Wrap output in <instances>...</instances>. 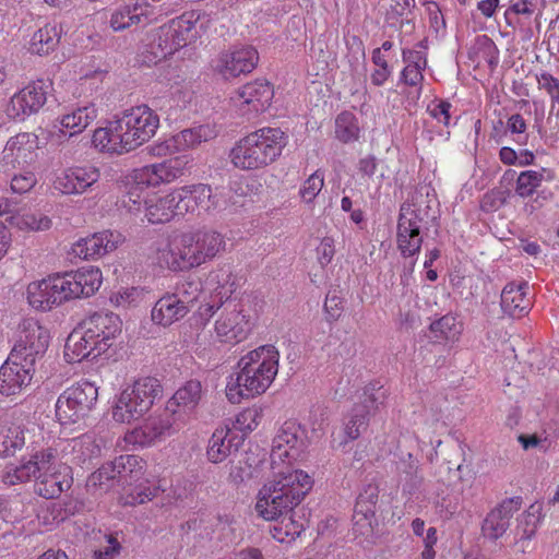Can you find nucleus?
Instances as JSON below:
<instances>
[{
  "label": "nucleus",
  "instance_id": "nucleus-1",
  "mask_svg": "<svg viewBox=\"0 0 559 559\" xmlns=\"http://www.w3.org/2000/svg\"><path fill=\"white\" fill-rule=\"evenodd\" d=\"M35 480V492L45 499H56L72 486L71 468L59 460L52 447L33 450L28 459L23 457L19 465L8 467L3 481L16 485Z\"/></svg>",
  "mask_w": 559,
  "mask_h": 559
},
{
  "label": "nucleus",
  "instance_id": "nucleus-2",
  "mask_svg": "<svg viewBox=\"0 0 559 559\" xmlns=\"http://www.w3.org/2000/svg\"><path fill=\"white\" fill-rule=\"evenodd\" d=\"M100 284L99 269L82 267L31 283L27 287V299L33 308L47 311L70 299L92 296Z\"/></svg>",
  "mask_w": 559,
  "mask_h": 559
},
{
  "label": "nucleus",
  "instance_id": "nucleus-3",
  "mask_svg": "<svg viewBox=\"0 0 559 559\" xmlns=\"http://www.w3.org/2000/svg\"><path fill=\"white\" fill-rule=\"evenodd\" d=\"M202 399V385L190 380L168 400L162 414L150 416L141 426L127 432L128 443L147 447L164 436L170 435L177 421L186 423Z\"/></svg>",
  "mask_w": 559,
  "mask_h": 559
},
{
  "label": "nucleus",
  "instance_id": "nucleus-4",
  "mask_svg": "<svg viewBox=\"0 0 559 559\" xmlns=\"http://www.w3.org/2000/svg\"><path fill=\"white\" fill-rule=\"evenodd\" d=\"M280 353L274 345H263L241 357L239 371L229 377L226 396L233 404L266 391L278 372Z\"/></svg>",
  "mask_w": 559,
  "mask_h": 559
},
{
  "label": "nucleus",
  "instance_id": "nucleus-5",
  "mask_svg": "<svg viewBox=\"0 0 559 559\" xmlns=\"http://www.w3.org/2000/svg\"><path fill=\"white\" fill-rule=\"evenodd\" d=\"M311 485L309 475L287 465L259 491L255 511L264 521H276L304 500Z\"/></svg>",
  "mask_w": 559,
  "mask_h": 559
},
{
  "label": "nucleus",
  "instance_id": "nucleus-6",
  "mask_svg": "<svg viewBox=\"0 0 559 559\" xmlns=\"http://www.w3.org/2000/svg\"><path fill=\"white\" fill-rule=\"evenodd\" d=\"M224 247V237L215 230L186 233L158 251V263L170 271H188L212 260Z\"/></svg>",
  "mask_w": 559,
  "mask_h": 559
},
{
  "label": "nucleus",
  "instance_id": "nucleus-7",
  "mask_svg": "<svg viewBox=\"0 0 559 559\" xmlns=\"http://www.w3.org/2000/svg\"><path fill=\"white\" fill-rule=\"evenodd\" d=\"M286 145L287 135L280 128H261L238 141L230 158L239 169H260L276 160Z\"/></svg>",
  "mask_w": 559,
  "mask_h": 559
},
{
  "label": "nucleus",
  "instance_id": "nucleus-8",
  "mask_svg": "<svg viewBox=\"0 0 559 559\" xmlns=\"http://www.w3.org/2000/svg\"><path fill=\"white\" fill-rule=\"evenodd\" d=\"M162 395L163 388L158 379L139 378L117 396L112 406V418L121 424L138 420Z\"/></svg>",
  "mask_w": 559,
  "mask_h": 559
},
{
  "label": "nucleus",
  "instance_id": "nucleus-9",
  "mask_svg": "<svg viewBox=\"0 0 559 559\" xmlns=\"http://www.w3.org/2000/svg\"><path fill=\"white\" fill-rule=\"evenodd\" d=\"M145 471V462L138 455L124 454L104 463L92 473L86 481L88 491L107 492L110 489L132 486L140 480Z\"/></svg>",
  "mask_w": 559,
  "mask_h": 559
},
{
  "label": "nucleus",
  "instance_id": "nucleus-10",
  "mask_svg": "<svg viewBox=\"0 0 559 559\" xmlns=\"http://www.w3.org/2000/svg\"><path fill=\"white\" fill-rule=\"evenodd\" d=\"M437 219L430 205L423 202L403 203L397 219L396 242L402 255L413 257L420 251L423 245L421 228H428L430 222Z\"/></svg>",
  "mask_w": 559,
  "mask_h": 559
},
{
  "label": "nucleus",
  "instance_id": "nucleus-11",
  "mask_svg": "<svg viewBox=\"0 0 559 559\" xmlns=\"http://www.w3.org/2000/svg\"><path fill=\"white\" fill-rule=\"evenodd\" d=\"M97 400L98 388L90 381H80L60 394L56 416L61 425L78 423L90 414Z\"/></svg>",
  "mask_w": 559,
  "mask_h": 559
},
{
  "label": "nucleus",
  "instance_id": "nucleus-12",
  "mask_svg": "<svg viewBox=\"0 0 559 559\" xmlns=\"http://www.w3.org/2000/svg\"><path fill=\"white\" fill-rule=\"evenodd\" d=\"M117 120L127 152L147 142L154 136L159 126L158 116L146 105L124 110Z\"/></svg>",
  "mask_w": 559,
  "mask_h": 559
},
{
  "label": "nucleus",
  "instance_id": "nucleus-13",
  "mask_svg": "<svg viewBox=\"0 0 559 559\" xmlns=\"http://www.w3.org/2000/svg\"><path fill=\"white\" fill-rule=\"evenodd\" d=\"M49 340L50 335L46 328L34 319H26L21 324L19 338L10 356L13 360L22 361L35 370L36 361L44 357Z\"/></svg>",
  "mask_w": 559,
  "mask_h": 559
},
{
  "label": "nucleus",
  "instance_id": "nucleus-14",
  "mask_svg": "<svg viewBox=\"0 0 559 559\" xmlns=\"http://www.w3.org/2000/svg\"><path fill=\"white\" fill-rule=\"evenodd\" d=\"M50 90L51 83L48 81L31 82L11 97L7 108L8 116L23 121L26 117L36 114L46 104Z\"/></svg>",
  "mask_w": 559,
  "mask_h": 559
},
{
  "label": "nucleus",
  "instance_id": "nucleus-15",
  "mask_svg": "<svg viewBox=\"0 0 559 559\" xmlns=\"http://www.w3.org/2000/svg\"><path fill=\"white\" fill-rule=\"evenodd\" d=\"M121 320L112 312H95L83 321L80 329L91 341L98 343V353H106L121 332Z\"/></svg>",
  "mask_w": 559,
  "mask_h": 559
},
{
  "label": "nucleus",
  "instance_id": "nucleus-16",
  "mask_svg": "<svg viewBox=\"0 0 559 559\" xmlns=\"http://www.w3.org/2000/svg\"><path fill=\"white\" fill-rule=\"evenodd\" d=\"M189 162L187 155H180L162 163L146 165L135 170V183L138 186L156 187L162 182H171L185 175Z\"/></svg>",
  "mask_w": 559,
  "mask_h": 559
},
{
  "label": "nucleus",
  "instance_id": "nucleus-17",
  "mask_svg": "<svg viewBox=\"0 0 559 559\" xmlns=\"http://www.w3.org/2000/svg\"><path fill=\"white\" fill-rule=\"evenodd\" d=\"M222 307L224 308L223 312L215 324L217 336L225 343H239L243 341L251 328L249 320L242 313V306L229 301Z\"/></svg>",
  "mask_w": 559,
  "mask_h": 559
},
{
  "label": "nucleus",
  "instance_id": "nucleus-18",
  "mask_svg": "<svg viewBox=\"0 0 559 559\" xmlns=\"http://www.w3.org/2000/svg\"><path fill=\"white\" fill-rule=\"evenodd\" d=\"M258 61L259 53L254 47L241 46L222 52L216 61L215 69L225 79H230L252 72Z\"/></svg>",
  "mask_w": 559,
  "mask_h": 559
},
{
  "label": "nucleus",
  "instance_id": "nucleus-19",
  "mask_svg": "<svg viewBox=\"0 0 559 559\" xmlns=\"http://www.w3.org/2000/svg\"><path fill=\"white\" fill-rule=\"evenodd\" d=\"M36 136L31 133H19L12 136L2 151V165L5 170L24 169L36 156Z\"/></svg>",
  "mask_w": 559,
  "mask_h": 559
},
{
  "label": "nucleus",
  "instance_id": "nucleus-20",
  "mask_svg": "<svg viewBox=\"0 0 559 559\" xmlns=\"http://www.w3.org/2000/svg\"><path fill=\"white\" fill-rule=\"evenodd\" d=\"M302 443L304 430L300 425L293 420L285 421L273 439L270 454L272 468H274L277 460L284 461L286 457H296Z\"/></svg>",
  "mask_w": 559,
  "mask_h": 559
},
{
  "label": "nucleus",
  "instance_id": "nucleus-21",
  "mask_svg": "<svg viewBox=\"0 0 559 559\" xmlns=\"http://www.w3.org/2000/svg\"><path fill=\"white\" fill-rule=\"evenodd\" d=\"M99 177V169L93 165L75 166L66 169L56 178L53 185L64 194H79L97 182Z\"/></svg>",
  "mask_w": 559,
  "mask_h": 559
},
{
  "label": "nucleus",
  "instance_id": "nucleus-22",
  "mask_svg": "<svg viewBox=\"0 0 559 559\" xmlns=\"http://www.w3.org/2000/svg\"><path fill=\"white\" fill-rule=\"evenodd\" d=\"M13 359L9 355L0 368V393L7 396L19 394L27 386L35 371L24 362Z\"/></svg>",
  "mask_w": 559,
  "mask_h": 559
},
{
  "label": "nucleus",
  "instance_id": "nucleus-23",
  "mask_svg": "<svg viewBox=\"0 0 559 559\" xmlns=\"http://www.w3.org/2000/svg\"><path fill=\"white\" fill-rule=\"evenodd\" d=\"M120 237V234L110 230L95 233L78 240L72 247V253L85 260L103 257L117 248Z\"/></svg>",
  "mask_w": 559,
  "mask_h": 559
},
{
  "label": "nucleus",
  "instance_id": "nucleus-24",
  "mask_svg": "<svg viewBox=\"0 0 559 559\" xmlns=\"http://www.w3.org/2000/svg\"><path fill=\"white\" fill-rule=\"evenodd\" d=\"M243 435L228 426L218 427L209 440L207 457L213 463H221L237 452L243 443Z\"/></svg>",
  "mask_w": 559,
  "mask_h": 559
},
{
  "label": "nucleus",
  "instance_id": "nucleus-25",
  "mask_svg": "<svg viewBox=\"0 0 559 559\" xmlns=\"http://www.w3.org/2000/svg\"><path fill=\"white\" fill-rule=\"evenodd\" d=\"M177 214L193 213L198 209L209 211L211 206V187L207 185L186 186L174 190Z\"/></svg>",
  "mask_w": 559,
  "mask_h": 559
},
{
  "label": "nucleus",
  "instance_id": "nucleus-26",
  "mask_svg": "<svg viewBox=\"0 0 559 559\" xmlns=\"http://www.w3.org/2000/svg\"><path fill=\"white\" fill-rule=\"evenodd\" d=\"M213 136L214 131L209 126H199L182 130L165 143L156 146L154 151H156L157 155L165 154L166 151H186L209 141Z\"/></svg>",
  "mask_w": 559,
  "mask_h": 559
},
{
  "label": "nucleus",
  "instance_id": "nucleus-27",
  "mask_svg": "<svg viewBox=\"0 0 559 559\" xmlns=\"http://www.w3.org/2000/svg\"><path fill=\"white\" fill-rule=\"evenodd\" d=\"M98 343L91 341L81 329L70 333L64 345V358L69 364L80 362L83 359H95L103 353H98Z\"/></svg>",
  "mask_w": 559,
  "mask_h": 559
},
{
  "label": "nucleus",
  "instance_id": "nucleus-28",
  "mask_svg": "<svg viewBox=\"0 0 559 559\" xmlns=\"http://www.w3.org/2000/svg\"><path fill=\"white\" fill-rule=\"evenodd\" d=\"M189 313L187 306L181 305L171 293L162 296L151 311L152 321L155 324L167 328L180 321Z\"/></svg>",
  "mask_w": 559,
  "mask_h": 559
},
{
  "label": "nucleus",
  "instance_id": "nucleus-29",
  "mask_svg": "<svg viewBox=\"0 0 559 559\" xmlns=\"http://www.w3.org/2000/svg\"><path fill=\"white\" fill-rule=\"evenodd\" d=\"M527 283H509L501 292V309L512 318H520L528 312L531 300L526 296Z\"/></svg>",
  "mask_w": 559,
  "mask_h": 559
},
{
  "label": "nucleus",
  "instance_id": "nucleus-30",
  "mask_svg": "<svg viewBox=\"0 0 559 559\" xmlns=\"http://www.w3.org/2000/svg\"><path fill=\"white\" fill-rule=\"evenodd\" d=\"M242 104L251 106L255 112L263 111L270 105L274 91L266 80H255L240 87L237 92Z\"/></svg>",
  "mask_w": 559,
  "mask_h": 559
},
{
  "label": "nucleus",
  "instance_id": "nucleus-31",
  "mask_svg": "<svg viewBox=\"0 0 559 559\" xmlns=\"http://www.w3.org/2000/svg\"><path fill=\"white\" fill-rule=\"evenodd\" d=\"M379 497V488L374 484H368L359 493L354 508V524H372L378 522L376 509Z\"/></svg>",
  "mask_w": 559,
  "mask_h": 559
},
{
  "label": "nucleus",
  "instance_id": "nucleus-32",
  "mask_svg": "<svg viewBox=\"0 0 559 559\" xmlns=\"http://www.w3.org/2000/svg\"><path fill=\"white\" fill-rule=\"evenodd\" d=\"M173 37L171 32H167L165 26L151 34L145 44V50L143 51V61L156 64L171 56Z\"/></svg>",
  "mask_w": 559,
  "mask_h": 559
},
{
  "label": "nucleus",
  "instance_id": "nucleus-33",
  "mask_svg": "<svg viewBox=\"0 0 559 559\" xmlns=\"http://www.w3.org/2000/svg\"><path fill=\"white\" fill-rule=\"evenodd\" d=\"M145 17V8L138 0H130L128 3L117 8L110 17V26L116 32H121L136 26Z\"/></svg>",
  "mask_w": 559,
  "mask_h": 559
},
{
  "label": "nucleus",
  "instance_id": "nucleus-34",
  "mask_svg": "<svg viewBox=\"0 0 559 559\" xmlns=\"http://www.w3.org/2000/svg\"><path fill=\"white\" fill-rule=\"evenodd\" d=\"M118 128V120L110 121L107 127L94 131L92 142L103 152L123 154L128 153L123 144V135Z\"/></svg>",
  "mask_w": 559,
  "mask_h": 559
},
{
  "label": "nucleus",
  "instance_id": "nucleus-35",
  "mask_svg": "<svg viewBox=\"0 0 559 559\" xmlns=\"http://www.w3.org/2000/svg\"><path fill=\"white\" fill-rule=\"evenodd\" d=\"M62 27L55 23H47L35 32L31 39L29 50L39 56L53 51L60 43Z\"/></svg>",
  "mask_w": 559,
  "mask_h": 559
},
{
  "label": "nucleus",
  "instance_id": "nucleus-36",
  "mask_svg": "<svg viewBox=\"0 0 559 559\" xmlns=\"http://www.w3.org/2000/svg\"><path fill=\"white\" fill-rule=\"evenodd\" d=\"M176 195L174 192L154 200H145V216L152 224H163L169 222L177 214V205L175 203Z\"/></svg>",
  "mask_w": 559,
  "mask_h": 559
},
{
  "label": "nucleus",
  "instance_id": "nucleus-37",
  "mask_svg": "<svg viewBox=\"0 0 559 559\" xmlns=\"http://www.w3.org/2000/svg\"><path fill=\"white\" fill-rule=\"evenodd\" d=\"M209 281L215 285L216 297L218 298L219 306L216 309H219L226 302H229L231 295L237 289L236 278L233 275L231 266L229 264H224L209 275Z\"/></svg>",
  "mask_w": 559,
  "mask_h": 559
},
{
  "label": "nucleus",
  "instance_id": "nucleus-38",
  "mask_svg": "<svg viewBox=\"0 0 559 559\" xmlns=\"http://www.w3.org/2000/svg\"><path fill=\"white\" fill-rule=\"evenodd\" d=\"M399 471L403 492L408 496L417 495L424 485V477L419 474L418 460L408 453L407 459L401 461Z\"/></svg>",
  "mask_w": 559,
  "mask_h": 559
},
{
  "label": "nucleus",
  "instance_id": "nucleus-39",
  "mask_svg": "<svg viewBox=\"0 0 559 559\" xmlns=\"http://www.w3.org/2000/svg\"><path fill=\"white\" fill-rule=\"evenodd\" d=\"M16 205L13 204V212L5 217V223L9 226L17 227L21 230H46L50 228L51 221L48 216L39 215L37 217L33 213H20Z\"/></svg>",
  "mask_w": 559,
  "mask_h": 559
},
{
  "label": "nucleus",
  "instance_id": "nucleus-40",
  "mask_svg": "<svg viewBox=\"0 0 559 559\" xmlns=\"http://www.w3.org/2000/svg\"><path fill=\"white\" fill-rule=\"evenodd\" d=\"M96 116L94 105L85 106L64 115L61 119V126L70 130V135H74L87 128L96 119Z\"/></svg>",
  "mask_w": 559,
  "mask_h": 559
},
{
  "label": "nucleus",
  "instance_id": "nucleus-41",
  "mask_svg": "<svg viewBox=\"0 0 559 559\" xmlns=\"http://www.w3.org/2000/svg\"><path fill=\"white\" fill-rule=\"evenodd\" d=\"M29 431L20 425H11L0 432V454L12 455L25 444Z\"/></svg>",
  "mask_w": 559,
  "mask_h": 559
},
{
  "label": "nucleus",
  "instance_id": "nucleus-42",
  "mask_svg": "<svg viewBox=\"0 0 559 559\" xmlns=\"http://www.w3.org/2000/svg\"><path fill=\"white\" fill-rule=\"evenodd\" d=\"M386 399V391L379 382H372L365 386L358 403L354 406H364L367 416L371 417L377 413L380 405H383Z\"/></svg>",
  "mask_w": 559,
  "mask_h": 559
},
{
  "label": "nucleus",
  "instance_id": "nucleus-43",
  "mask_svg": "<svg viewBox=\"0 0 559 559\" xmlns=\"http://www.w3.org/2000/svg\"><path fill=\"white\" fill-rule=\"evenodd\" d=\"M523 503L522 497H512L502 500L486 516L485 524H499L500 522H509L513 514L518 512Z\"/></svg>",
  "mask_w": 559,
  "mask_h": 559
},
{
  "label": "nucleus",
  "instance_id": "nucleus-44",
  "mask_svg": "<svg viewBox=\"0 0 559 559\" xmlns=\"http://www.w3.org/2000/svg\"><path fill=\"white\" fill-rule=\"evenodd\" d=\"M335 136L343 143H349L358 139L359 127L354 114L343 111L336 117Z\"/></svg>",
  "mask_w": 559,
  "mask_h": 559
},
{
  "label": "nucleus",
  "instance_id": "nucleus-45",
  "mask_svg": "<svg viewBox=\"0 0 559 559\" xmlns=\"http://www.w3.org/2000/svg\"><path fill=\"white\" fill-rule=\"evenodd\" d=\"M370 417L364 406H354L345 423L344 433L347 440H356L369 426Z\"/></svg>",
  "mask_w": 559,
  "mask_h": 559
},
{
  "label": "nucleus",
  "instance_id": "nucleus-46",
  "mask_svg": "<svg viewBox=\"0 0 559 559\" xmlns=\"http://www.w3.org/2000/svg\"><path fill=\"white\" fill-rule=\"evenodd\" d=\"M193 23L186 15L180 16L177 21H173L169 26H166L167 32H171L173 45L171 51L175 53L179 48L187 46L188 41L194 36L191 33Z\"/></svg>",
  "mask_w": 559,
  "mask_h": 559
},
{
  "label": "nucleus",
  "instance_id": "nucleus-47",
  "mask_svg": "<svg viewBox=\"0 0 559 559\" xmlns=\"http://www.w3.org/2000/svg\"><path fill=\"white\" fill-rule=\"evenodd\" d=\"M461 324L452 314H445L430 324V331L438 341L454 340L461 334Z\"/></svg>",
  "mask_w": 559,
  "mask_h": 559
},
{
  "label": "nucleus",
  "instance_id": "nucleus-48",
  "mask_svg": "<svg viewBox=\"0 0 559 559\" xmlns=\"http://www.w3.org/2000/svg\"><path fill=\"white\" fill-rule=\"evenodd\" d=\"M202 292V284L198 280L188 278L178 283L175 287L174 296L180 299L181 305L187 306L190 311Z\"/></svg>",
  "mask_w": 559,
  "mask_h": 559
},
{
  "label": "nucleus",
  "instance_id": "nucleus-49",
  "mask_svg": "<svg viewBox=\"0 0 559 559\" xmlns=\"http://www.w3.org/2000/svg\"><path fill=\"white\" fill-rule=\"evenodd\" d=\"M544 169L542 171L526 170L522 171L516 179L515 193L521 198H527L540 186L544 179Z\"/></svg>",
  "mask_w": 559,
  "mask_h": 559
},
{
  "label": "nucleus",
  "instance_id": "nucleus-50",
  "mask_svg": "<svg viewBox=\"0 0 559 559\" xmlns=\"http://www.w3.org/2000/svg\"><path fill=\"white\" fill-rule=\"evenodd\" d=\"M260 419L261 414L257 409L247 408L237 415L231 428L245 438L258 427Z\"/></svg>",
  "mask_w": 559,
  "mask_h": 559
},
{
  "label": "nucleus",
  "instance_id": "nucleus-51",
  "mask_svg": "<svg viewBox=\"0 0 559 559\" xmlns=\"http://www.w3.org/2000/svg\"><path fill=\"white\" fill-rule=\"evenodd\" d=\"M476 47L489 67L495 69L499 62V50L495 41L487 35H480L476 38Z\"/></svg>",
  "mask_w": 559,
  "mask_h": 559
},
{
  "label": "nucleus",
  "instance_id": "nucleus-52",
  "mask_svg": "<svg viewBox=\"0 0 559 559\" xmlns=\"http://www.w3.org/2000/svg\"><path fill=\"white\" fill-rule=\"evenodd\" d=\"M99 547L94 550V559H115L120 552V543L111 534H104Z\"/></svg>",
  "mask_w": 559,
  "mask_h": 559
},
{
  "label": "nucleus",
  "instance_id": "nucleus-53",
  "mask_svg": "<svg viewBox=\"0 0 559 559\" xmlns=\"http://www.w3.org/2000/svg\"><path fill=\"white\" fill-rule=\"evenodd\" d=\"M509 191L492 189L486 192L480 201V209L483 212L491 213L498 211L503 206L509 197Z\"/></svg>",
  "mask_w": 559,
  "mask_h": 559
},
{
  "label": "nucleus",
  "instance_id": "nucleus-54",
  "mask_svg": "<svg viewBox=\"0 0 559 559\" xmlns=\"http://www.w3.org/2000/svg\"><path fill=\"white\" fill-rule=\"evenodd\" d=\"M323 174L319 170L314 171L304 183L300 189V197L307 203L313 201V199L319 194L321 189L323 188Z\"/></svg>",
  "mask_w": 559,
  "mask_h": 559
},
{
  "label": "nucleus",
  "instance_id": "nucleus-55",
  "mask_svg": "<svg viewBox=\"0 0 559 559\" xmlns=\"http://www.w3.org/2000/svg\"><path fill=\"white\" fill-rule=\"evenodd\" d=\"M159 493V488L151 485H140L134 488L126 498V504H142L146 501H151L156 498Z\"/></svg>",
  "mask_w": 559,
  "mask_h": 559
},
{
  "label": "nucleus",
  "instance_id": "nucleus-56",
  "mask_svg": "<svg viewBox=\"0 0 559 559\" xmlns=\"http://www.w3.org/2000/svg\"><path fill=\"white\" fill-rule=\"evenodd\" d=\"M526 122L520 114H514L508 119L507 132L515 135L513 140L519 145L527 143L528 134L526 133Z\"/></svg>",
  "mask_w": 559,
  "mask_h": 559
},
{
  "label": "nucleus",
  "instance_id": "nucleus-57",
  "mask_svg": "<svg viewBox=\"0 0 559 559\" xmlns=\"http://www.w3.org/2000/svg\"><path fill=\"white\" fill-rule=\"evenodd\" d=\"M451 108L452 105L448 100L435 99L427 106V111L433 119L443 123V126L449 127L451 120Z\"/></svg>",
  "mask_w": 559,
  "mask_h": 559
},
{
  "label": "nucleus",
  "instance_id": "nucleus-58",
  "mask_svg": "<svg viewBox=\"0 0 559 559\" xmlns=\"http://www.w3.org/2000/svg\"><path fill=\"white\" fill-rule=\"evenodd\" d=\"M272 537L281 544H292L300 536V526H269Z\"/></svg>",
  "mask_w": 559,
  "mask_h": 559
},
{
  "label": "nucleus",
  "instance_id": "nucleus-59",
  "mask_svg": "<svg viewBox=\"0 0 559 559\" xmlns=\"http://www.w3.org/2000/svg\"><path fill=\"white\" fill-rule=\"evenodd\" d=\"M538 86L545 90L550 96L552 103L559 104V80L548 72H543L537 76Z\"/></svg>",
  "mask_w": 559,
  "mask_h": 559
},
{
  "label": "nucleus",
  "instance_id": "nucleus-60",
  "mask_svg": "<svg viewBox=\"0 0 559 559\" xmlns=\"http://www.w3.org/2000/svg\"><path fill=\"white\" fill-rule=\"evenodd\" d=\"M426 8V13L428 15L430 27L438 33L441 29L445 28V21L441 13V10L437 2L435 1H426L424 2Z\"/></svg>",
  "mask_w": 559,
  "mask_h": 559
},
{
  "label": "nucleus",
  "instance_id": "nucleus-61",
  "mask_svg": "<svg viewBox=\"0 0 559 559\" xmlns=\"http://www.w3.org/2000/svg\"><path fill=\"white\" fill-rule=\"evenodd\" d=\"M36 183V177L33 173L14 175L11 179V189L14 193H25Z\"/></svg>",
  "mask_w": 559,
  "mask_h": 559
},
{
  "label": "nucleus",
  "instance_id": "nucleus-62",
  "mask_svg": "<svg viewBox=\"0 0 559 559\" xmlns=\"http://www.w3.org/2000/svg\"><path fill=\"white\" fill-rule=\"evenodd\" d=\"M513 535V540L510 544H513L519 551L525 552L531 539L535 536V530L528 526H516Z\"/></svg>",
  "mask_w": 559,
  "mask_h": 559
},
{
  "label": "nucleus",
  "instance_id": "nucleus-63",
  "mask_svg": "<svg viewBox=\"0 0 559 559\" xmlns=\"http://www.w3.org/2000/svg\"><path fill=\"white\" fill-rule=\"evenodd\" d=\"M317 253L319 263L322 266L328 265L335 254L334 239L332 237H324L317 247Z\"/></svg>",
  "mask_w": 559,
  "mask_h": 559
},
{
  "label": "nucleus",
  "instance_id": "nucleus-64",
  "mask_svg": "<svg viewBox=\"0 0 559 559\" xmlns=\"http://www.w3.org/2000/svg\"><path fill=\"white\" fill-rule=\"evenodd\" d=\"M424 67H416L412 64H406V67L401 72V82L409 86H418L421 84L424 80L423 70Z\"/></svg>",
  "mask_w": 559,
  "mask_h": 559
}]
</instances>
